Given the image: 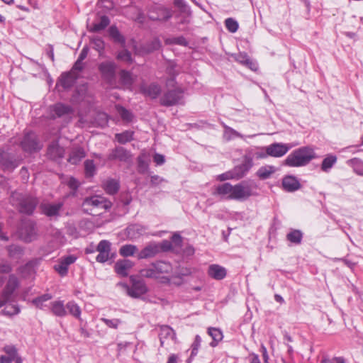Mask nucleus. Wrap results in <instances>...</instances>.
<instances>
[{
	"label": "nucleus",
	"instance_id": "1",
	"mask_svg": "<svg viewBox=\"0 0 363 363\" xmlns=\"http://www.w3.org/2000/svg\"><path fill=\"white\" fill-rule=\"evenodd\" d=\"M222 199L245 201L253 195L252 185L242 182L235 185L226 182L217 186L213 193Z\"/></svg>",
	"mask_w": 363,
	"mask_h": 363
},
{
	"label": "nucleus",
	"instance_id": "2",
	"mask_svg": "<svg viewBox=\"0 0 363 363\" xmlns=\"http://www.w3.org/2000/svg\"><path fill=\"white\" fill-rule=\"evenodd\" d=\"M140 274L146 278L157 279L160 283L169 284L171 277H182L187 275L189 272L179 273L174 272L170 263L157 261L152 263L148 267L142 269Z\"/></svg>",
	"mask_w": 363,
	"mask_h": 363
},
{
	"label": "nucleus",
	"instance_id": "3",
	"mask_svg": "<svg viewBox=\"0 0 363 363\" xmlns=\"http://www.w3.org/2000/svg\"><path fill=\"white\" fill-rule=\"evenodd\" d=\"M317 156L314 150L309 147H302L290 153L285 160V164L289 167H303L308 164Z\"/></svg>",
	"mask_w": 363,
	"mask_h": 363
},
{
	"label": "nucleus",
	"instance_id": "4",
	"mask_svg": "<svg viewBox=\"0 0 363 363\" xmlns=\"http://www.w3.org/2000/svg\"><path fill=\"white\" fill-rule=\"evenodd\" d=\"M10 202L13 206L18 207L21 213L30 215L35 209L38 201L37 198L21 193L14 191L10 197Z\"/></svg>",
	"mask_w": 363,
	"mask_h": 363
},
{
	"label": "nucleus",
	"instance_id": "5",
	"mask_svg": "<svg viewBox=\"0 0 363 363\" xmlns=\"http://www.w3.org/2000/svg\"><path fill=\"white\" fill-rule=\"evenodd\" d=\"M112 203L105 197L94 195L84 199L82 208L84 212L90 215L100 214L99 211H106L111 208Z\"/></svg>",
	"mask_w": 363,
	"mask_h": 363
},
{
	"label": "nucleus",
	"instance_id": "6",
	"mask_svg": "<svg viewBox=\"0 0 363 363\" xmlns=\"http://www.w3.org/2000/svg\"><path fill=\"white\" fill-rule=\"evenodd\" d=\"M98 69L102 79L113 86L116 81V64L113 61L106 60L99 64Z\"/></svg>",
	"mask_w": 363,
	"mask_h": 363
},
{
	"label": "nucleus",
	"instance_id": "7",
	"mask_svg": "<svg viewBox=\"0 0 363 363\" xmlns=\"http://www.w3.org/2000/svg\"><path fill=\"white\" fill-rule=\"evenodd\" d=\"M18 278L14 274H11L6 286L0 295V308L11 300V296L18 288Z\"/></svg>",
	"mask_w": 363,
	"mask_h": 363
},
{
	"label": "nucleus",
	"instance_id": "8",
	"mask_svg": "<svg viewBox=\"0 0 363 363\" xmlns=\"http://www.w3.org/2000/svg\"><path fill=\"white\" fill-rule=\"evenodd\" d=\"M130 280L131 286H126L128 296L133 298H139L147 292V286L143 281L136 279L133 276L130 277Z\"/></svg>",
	"mask_w": 363,
	"mask_h": 363
},
{
	"label": "nucleus",
	"instance_id": "9",
	"mask_svg": "<svg viewBox=\"0 0 363 363\" xmlns=\"http://www.w3.org/2000/svg\"><path fill=\"white\" fill-rule=\"evenodd\" d=\"M183 96V91L181 89L168 91L161 98V104L166 106L182 104Z\"/></svg>",
	"mask_w": 363,
	"mask_h": 363
},
{
	"label": "nucleus",
	"instance_id": "10",
	"mask_svg": "<svg viewBox=\"0 0 363 363\" xmlns=\"http://www.w3.org/2000/svg\"><path fill=\"white\" fill-rule=\"evenodd\" d=\"M21 239L26 242H30L36 238L35 224L30 220L24 221L19 229Z\"/></svg>",
	"mask_w": 363,
	"mask_h": 363
},
{
	"label": "nucleus",
	"instance_id": "11",
	"mask_svg": "<svg viewBox=\"0 0 363 363\" xmlns=\"http://www.w3.org/2000/svg\"><path fill=\"white\" fill-rule=\"evenodd\" d=\"M293 147L290 144L274 143L264 148L267 154L273 157H281L285 155L288 151Z\"/></svg>",
	"mask_w": 363,
	"mask_h": 363
},
{
	"label": "nucleus",
	"instance_id": "12",
	"mask_svg": "<svg viewBox=\"0 0 363 363\" xmlns=\"http://www.w3.org/2000/svg\"><path fill=\"white\" fill-rule=\"evenodd\" d=\"M253 166L252 158L249 155L244 157L243 162L241 164L235 167L232 169L235 179L238 180L242 178Z\"/></svg>",
	"mask_w": 363,
	"mask_h": 363
},
{
	"label": "nucleus",
	"instance_id": "13",
	"mask_svg": "<svg viewBox=\"0 0 363 363\" xmlns=\"http://www.w3.org/2000/svg\"><path fill=\"white\" fill-rule=\"evenodd\" d=\"M21 145L24 151L29 152L36 151L41 148L40 145L37 142L35 134L33 132H29L24 135Z\"/></svg>",
	"mask_w": 363,
	"mask_h": 363
},
{
	"label": "nucleus",
	"instance_id": "14",
	"mask_svg": "<svg viewBox=\"0 0 363 363\" xmlns=\"http://www.w3.org/2000/svg\"><path fill=\"white\" fill-rule=\"evenodd\" d=\"M152 21H167L172 16V11L162 6H155L148 13Z\"/></svg>",
	"mask_w": 363,
	"mask_h": 363
},
{
	"label": "nucleus",
	"instance_id": "15",
	"mask_svg": "<svg viewBox=\"0 0 363 363\" xmlns=\"http://www.w3.org/2000/svg\"><path fill=\"white\" fill-rule=\"evenodd\" d=\"M160 252L159 243L155 242H149L136 255L138 259H149L155 257Z\"/></svg>",
	"mask_w": 363,
	"mask_h": 363
},
{
	"label": "nucleus",
	"instance_id": "16",
	"mask_svg": "<svg viewBox=\"0 0 363 363\" xmlns=\"http://www.w3.org/2000/svg\"><path fill=\"white\" fill-rule=\"evenodd\" d=\"M96 251L99 252L96 257L98 262L104 263L110 259L111 242L103 240L97 245Z\"/></svg>",
	"mask_w": 363,
	"mask_h": 363
},
{
	"label": "nucleus",
	"instance_id": "17",
	"mask_svg": "<svg viewBox=\"0 0 363 363\" xmlns=\"http://www.w3.org/2000/svg\"><path fill=\"white\" fill-rule=\"evenodd\" d=\"M134 265V262L130 259H118L114 265V269L118 276L125 277L129 274L130 269Z\"/></svg>",
	"mask_w": 363,
	"mask_h": 363
},
{
	"label": "nucleus",
	"instance_id": "18",
	"mask_svg": "<svg viewBox=\"0 0 363 363\" xmlns=\"http://www.w3.org/2000/svg\"><path fill=\"white\" fill-rule=\"evenodd\" d=\"M63 205L64 203L62 201L55 203H42L40 205V208L45 216L53 217L59 216Z\"/></svg>",
	"mask_w": 363,
	"mask_h": 363
},
{
	"label": "nucleus",
	"instance_id": "19",
	"mask_svg": "<svg viewBox=\"0 0 363 363\" xmlns=\"http://www.w3.org/2000/svg\"><path fill=\"white\" fill-rule=\"evenodd\" d=\"M131 159V154L129 151L123 147H116L112 150L108 155V160H118L121 162H127Z\"/></svg>",
	"mask_w": 363,
	"mask_h": 363
},
{
	"label": "nucleus",
	"instance_id": "20",
	"mask_svg": "<svg viewBox=\"0 0 363 363\" xmlns=\"http://www.w3.org/2000/svg\"><path fill=\"white\" fill-rule=\"evenodd\" d=\"M140 91L145 96L156 99L161 93V86L155 82L150 84H143L140 86Z\"/></svg>",
	"mask_w": 363,
	"mask_h": 363
},
{
	"label": "nucleus",
	"instance_id": "21",
	"mask_svg": "<svg viewBox=\"0 0 363 363\" xmlns=\"http://www.w3.org/2000/svg\"><path fill=\"white\" fill-rule=\"evenodd\" d=\"M159 337L160 346L164 347L167 340H174L176 334L174 330L168 325H162L160 328Z\"/></svg>",
	"mask_w": 363,
	"mask_h": 363
},
{
	"label": "nucleus",
	"instance_id": "22",
	"mask_svg": "<svg viewBox=\"0 0 363 363\" xmlns=\"http://www.w3.org/2000/svg\"><path fill=\"white\" fill-rule=\"evenodd\" d=\"M282 186L285 191L293 192L298 190L301 185L294 176H286L282 179Z\"/></svg>",
	"mask_w": 363,
	"mask_h": 363
},
{
	"label": "nucleus",
	"instance_id": "23",
	"mask_svg": "<svg viewBox=\"0 0 363 363\" xmlns=\"http://www.w3.org/2000/svg\"><path fill=\"white\" fill-rule=\"evenodd\" d=\"M207 273L210 277L216 280H222L226 277L227 271L225 267L213 264L208 267Z\"/></svg>",
	"mask_w": 363,
	"mask_h": 363
},
{
	"label": "nucleus",
	"instance_id": "24",
	"mask_svg": "<svg viewBox=\"0 0 363 363\" xmlns=\"http://www.w3.org/2000/svg\"><path fill=\"white\" fill-rule=\"evenodd\" d=\"M49 308L52 313L57 317H65L67 315L63 301L57 300L51 302Z\"/></svg>",
	"mask_w": 363,
	"mask_h": 363
},
{
	"label": "nucleus",
	"instance_id": "25",
	"mask_svg": "<svg viewBox=\"0 0 363 363\" xmlns=\"http://www.w3.org/2000/svg\"><path fill=\"white\" fill-rule=\"evenodd\" d=\"M145 230L146 228L141 225L132 224L126 228L127 235L130 240L137 239L145 233Z\"/></svg>",
	"mask_w": 363,
	"mask_h": 363
},
{
	"label": "nucleus",
	"instance_id": "26",
	"mask_svg": "<svg viewBox=\"0 0 363 363\" xmlns=\"http://www.w3.org/2000/svg\"><path fill=\"white\" fill-rule=\"evenodd\" d=\"M78 78L77 74H74L72 72H69L63 73L59 79V84L64 88H70Z\"/></svg>",
	"mask_w": 363,
	"mask_h": 363
},
{
	"label": "nucleus",
	"instance_id": "27",
	"mask_svg": "<svg viewBox=\"0 0 363 363\" xmlns=\"http://www.w3.org/2000/svg\"><path fill=\"white\" fill-rule=\"evenodd\" d=\"M65 150L57 142L52 143L48 148V155L52 160L62 158L64 156Z\"/></svg>",
	"mask_w": 363,
	"mask_h": 363
},
{
	"label": "nucleus",
	"instance_id": "28",
	"mask_svg": "<svg viewBox=\"0 0 363 363\" xmlns=\"http://www.w3.org/2000/svg\"><path fill=\"white\" fill-rule=\"evenodd\" d=\"M6 355L0 357V363H11L17 354V350L13 345H6L4 347Z\"/></svg>",
	"mask_w": 363,
	"mask_h": 363
},
{
	"label": "nucleus",
	"instance_id": "29",
	"mask_svg": "<svg viewBox=\"0 0 363 363\" xmlns=\"http://www.w3.org/2000/svg\"><path fill=\"white\" fill-rule=\"evenodd\" d=\"M119 182L114 179H107L103 183V188L104 191L110 195L116 194L119 190Z\"/></svg>",
	"mask_w": 363,
	"mask_h": 363
},
{
	"label": "nucleus",
	"instance_id": "30",
	"mask_svg": "<svg viewBox=\"0 0 363 363\" xmlns=\"http://www.w3.org/2000/svg\"><path fill=\"white\" fill-rule=\"evenodd\" d=\"M85 152L83 148L79 147H74L69 154L68 162L72 164H77L85 157Z\"/></svg>",
	"mask_w": 363,
	"mask_h": 363
},
{
	"label": "nucleus",
	"instance_id": "31",
	"mask_svg": "<svg viewBox=\"0 0 363 363\" xmlns=\"http://www.w3.org/2000/svg\"><path fill=\"white\" fill-rule=\"evenodd\" d=\"M119 82L124 87H130L134 82L132 73L125 69L121 70L119 72Z\"/></svg>",
	"mask_w": 363,
	"mask_h": 363
},
{
	"label": "nucleus",
	"instance_id": "32",
	"mask_svg": "<svg viewBox=\"0 0 363 363\" xmlns=\"http://www.w3.org/2000/svg\"><path fill=\"white\" fill-rule=\"evenodd\" d=\"M337 158L335 155L329 154L323 159L320 169L324 172H329L333 167L336 164Z\"/></svg>",
	"mask_w": 363,
	"mask_h": 363
},
{
	"label": "nucleus",
	"instance_id": "33",
	"mask_svg": "<svg viewBox=\"0 0 363 363\" xmlns=\"http://www.w3.org/2000/svg\"><path fill=\"white\" fill-rule=\"evenodd\" d=\"M347 164L351 167L354 173L363 177V160L359 158H352L346 162Z\"/></svg>",
	"mask_w": 363,
	"mask_h": 363
},
{
	"label": "nucleus",
	"instance_id": "34",
	"mask_svg": "<svg viewBox=\"0 0 363 363\" xmlns=\"http://www.w3.org/2000/svg\"><path fill=\"white\" fill-rule=\"evenodd\" d=\"M235 60L239 63L245 65L252 70L257 69V65L253 62L245 53H239L235 57Z\"/></svg>",
	"mask_w": 363,
	"mask_h": 363
},
{
	"label": "nucleus",
	"instance_id": "35",
	"mask_svg": "<svg viewBox=\"0 0 363 363\" xmlns=\"http://www.w3.org/2000/svg\"><path fill=\"white\" fill-rule=\"evenodd\" d=\"M52 298V296L50 294H45L42 296H40L32 301V303L38 308L41 310H45L48 308V304L46 303L48 301Z\"/></svg>",
	"mask_w": 363,
	"mask_h": 363
},
{
	"label": "nucleus",
	"instance_id": "36",
	"mask_svg": "<svg viewBox=\"0 0 363 363\" xmlns=\"http://www.w3.org/2000/svg\"><path fill=\"white\" fill-rule=\"evenodd\" d=\"M65 309L67 310V313L77 319H80L82 311L79 306L76 302L74 301H68L65 306Z\"/></svg>",
	"mask_w": 363,
	"mask_h": 363
},
{
	"label": "nucleus",
	"instance_id": "37",
	"mask_svg": "<svg viewBox=\"0 0 363 363\" xmlns=\"http://www.w3.org/2000/svg\"><path fill=\"white\" fill-rule=\"evenodd\" d=\"M208 334L212 337L213 341L210 343L211 347H216L223 340L222 331L217 328H208Z\"/></svg>",
	"mask_w": 363,
	"mask_h": 363
},
{
	"label": "nucleus",
	"instance_id": "38",
	"mask_svg": "<svg viewBox=\"0 0 363 363\" xmlns=\"http://www.w3.org/2000/svg\"><path fill=\"white\" fill-rule=\"evenodd\" d=\"M52 110L57 117H61L72 112V108L70 106L65 105L61 103L54 105L52 107Z\"/></svg>",
	"mask_w": 363,
	"mask_h": 363
},
{
	"label": "nucleus",
	"instance_id": "39",
	"mask_svg": "<svg viewBox=\"0 0 363 363\" xmlns=\"http://www.w3.org/2000/svg\"><path fill=\"white\" fill-rule=\"evenodd\" d=\"M138 247L135 245L126 244L122 245L119 249V254L123 257L133 256L138 252Z\"/></svg>",
	"mask_w": 363,
	"mask_h": 363
},
{
	"label": "nucleus",
	"instance_id": "40",
	"mask_svg": "<svg viewBox=\"0 0 363 363\" xmlns=\"http://www.w3.org/2000/svg\"><path fill=\"white\" fill-rule=\"evenodd\" d=\"M110 23V20L108 16H102L100 18L99 23H95L93 24L90 30L92 32H99L104 29H105Z\"/></svg>",
	"mask_w": 363,
	"mask_h": 363
},
{
	"label": "nucleus",
	"instance_id": "41",
	"mask_svg": "<svg viewBox=\"0 0 363 363\" xmlns=\"http://www.w3.org/2000/svg\"><path fill=\"white\" fill-rule=\"evenodd\" d=\"M109 35L116 43L125 44V38L121 34L116 26H112L108 29Z\"/></svg>",
	"mask_w": 363,
	"mask_h": 363
},
{
	"label": "nucleus",
	"instance_id": "42",
	"mask_svg": "<svg viewBox=\"0 0 363 363\" xmlns=\"http://www.w3.org/2000/svg\"><path fill=\"white\" fill-rule=\"evenodd\" d=\"M115 138L119 143L125 144L133 139V132L125 130L121 133H116Z\"/></svg>",
	"mask_w": 363,
	"mask_h": 363
},
{
	"label": "nucleus",
	"instance_id": "43",
	"mask_svg": "<svg viewBox=\"0 0 363 363\" xmlns=\"http://www.w3.org/2000/svg\"><path fill=\"white\" fill-rule=\"evenodd\" d=\"M166 72L169 76V79L167 81V85L172 86L174 83V78L178 74V71L176 69V65L173 62H169L167 67Z\"/></svg>",
	"mask_w": 363,
	"mask_h": 363
},
{
	"label": "nucleus",
	"instance_id": "44",
	"mask_svg": "<svg viewBox=\"0 0 363 363\" xmlns=\"http://www.w3.org/2000/svg\"><path fill=\"white\" fill-rule=\"evenodd\" d=\"M275 172V168L273 166H264L260 167L257 174L262 179H266L270 177V176Z\"/></svg>",
	"mask_w": 363,
	"mask_h": 363
},
{
	"label": "nucleus",
	"instance_id": "45",
	"mask_svg": "<svg viewBox=\"0 0 363 363\" xmlns=\"http://www.w3.org/2000/svg\"><path fill=\"white\" fill-rule=\"evenodd\" d=\"M224 138L227 140H230L235 138H240L243 139L245 136L232 128L225 125Z\"/></svg>",
	"mask_w": 363,
	"mask_h": 363
},
{
	"label": "nucleus",
	"instance_id": "46",
	"mask_svg": "<svg viewBox=\"0 0 363 363\" xmlns=\"http://www.w3.org/2000/svg\"><path fill=\"white\" fill-rule=\"evenodd\" d=\"M286 237L288 240H289L291 242L300 244L302 240L303 234L298 230H294L288 233Z\"/></svg>",
	"mask_w": 363,
	"mask_h": 363
},
{
	"label": "nucleus",
	"instance_id": "47",
	"mask_svg": "<svg viewBox=\"0 0 363 363\" xmlns=\"http://www.w3.org/2000/svg\"><path fill=\"white\" fill-rule=\"evenodd\" d=\"M19 273L24 277H29L34 273V263L29 262L19 269Z\"/></svg>",
	"mask_w": 363,
	"mask_h": 363
},
{
	"label": "nucleus",
	"instance_id": "48",
	"mask_svg": "<svg viewBox=\"0 0 363 363\" xmlns=\"http://www.w3.org/2000/svg\"><path fill=\"white\" fill-rule=\"evenodd\" d=\"M85 174L88 177H93L96 173V166L93 160H87L84 162Z\"/></svg>",
	"mask_w": 363,
	"mask_h": 363
},
{
	"label": "nucleus",
	"instance_id": "49",
	"mask_svg": "<svg viewBox=\"0 0 363 363\" xmlns=\"http://www.w3.org/2000/svg\"><path fill=\"white\" fill-rule=\"evenodd\" d=\"M21 310L18 305L11 304L7 306L4 310H2L1 313L7 316H12L17 315L20 313Z\"/></svg>",
	"mask_w": 363,
	"mask_h": 363
},
{
	"label": "nucleus",
	"instance_id": "50",
	"mask_svg": "<svg viewBox=\"0 0 363 363\" xmlns=\"http://www.w3.org/2000/svg\"><path fill=\"white\" fill-rule=\"evenodd\" d=\"M225 26L227 30L230 33H235L239 28V25L237 21L233 18H228L225 21Z\"/></svg>",
	"mask_w": 363,
	"mask_h": 363
},
{
	"label": "nucleus",
	"instance_id": "51",
	"mask_svg": "<svg viewBox=\"0 0 363 363\" xmlns=\"http://www.w3.org/2000/svg\"><path fill=\"white\" fill-rule=\"evenodd\" d=\"M106 326L110 328L117 329L118 326L122 323V320L118 318L108 319L106 318H101L100 319Z\"/></svg>",
	"mask_w": 363,
	"mask_h": 363
},
{
	"label": "nucleus",
	"instance_id": "52",
	"mask_svg": "<svg viewBox=\"0 0 363 363\" xmlns=\"http://www.w3.org/2000/svg\"><path fill=\"white\" fill-rule=\"evenodd\" d=\"M8 252L11 257L18 258L23 255V249L17 245L9 246Z\"/></svg>",
	"mask_w": 363,
	"mask_h": 363
},
{
	"label": "nucleus",
	"instance_id": "53",
	"mask_svg": "<svg viewBox=\"0 0 363 363\" xmlns=\"http://www.w3.org/2000/svg\"><path fill=\"white\" fill-rule=\"evenodd\" d=\"M68 267L64 262L60 259L58 264L54 266V269L61 276L64 277L67 275L68 272Z\"/></svg>",
	"mask_w": 363,
	"mask_h": 363
},
{
	"label": "nucleus",
	"instance_id": "54",
	"mask_svg": "<svg viewBox=\"0 0 363 363\" xmlns=\"http://www.w3.org/2000/svg\"><path fill=\"white\" fill-rule=\"evenodd\" d=\"M117 59L128 63L133 62L131 53L127 50L120 51L117 55Z\"/></svg>",
	"mask_w": 363,
	"mask_h": 363
},
{
	"label": "nucleus",
	"instance_id": "55",
	"mask_svg": "<svg viewBox=\"0 0 363 363\" xmlns=\"http://www.w3.org/2000/svg\"><path fill=\"white\" fill-rule=\"evenodd\" d=\"M201 338L199 335H196L194 342L191 345V357L196 356L198 353L199 348L201 345Z\"/></svg>",
	"mask_w": 363,
	"mask_h": 363
},
{
	"label": "nucleus",
	"instance_id": "56",
	"mask_svg": "<svg viewBox=\"0 0 363 363\" xmlns=\"http://www.w3.org/2000/svg\"><path fill=\"white\" fill-rule=\"evenodd\" d=\"M91 43L94 45V48L101 54V52H102L104 48V42L103 40L99 37H96L91 40Z\"/></svg>",
	"mask_w": 363,
	"mask_h": 363
},
{
	"label": "nucleus",
	"instance_id": "57",
	"mask_svg": "<svg viewBox=\"0 0 363 363\" xmlns=\"http://www.w3.org/2000/svg\"><path fill=\"white\" fill-rule=\"evenodd\" d=\"M174 5L178 8L181 12H188L189 7L184 0H174Z\"/></svg>",
	"mask_w": 363,
	"mask_h": 363
},
{
	"label": "nucleus",
	"instance_id": "58",
	"mask_svg": "<svg viewBox=\"0 0 363 363\" xmlns=\"http://www.w3.org/2000/svg\"><path fill=\"white\" fill-rule=\"evenodd\" d=\"M118 111L121 116V118L127 121H130L132 119L131 113L123 107H119Z\"/></svg>",
	"mask_w": 363,
	"mask_h": 363
},
{
	"label": "nucleus",
	"instance_id": "59",
	"mask_svg": "<svg viewBox=\"0 0 363 363\" xmlns=\"http://www.w3.org/2000/svg\"><path fill=\"white\" fill-rule=\"evenodd\" d=\"M138 169L140 172L144 173L147 170L148 164L144 160L143 156L140 155L138 158Z\"/></svg>",
	"mask_w": 363,
	"mask_h": 363
},
{
	"label": "nucleus",
	"instance_id": "60",
	"mask_svg": "<svg viewBox=\"0 0 363 363\" xmlns=\"http://www.w3.org/2000/svg\"><path fill=\"white\" fill-rule=\"evenodd\" d=\"M218 179L220 181H225L229 179H235L234 175L233 174L232 170L226 172L223 174H221L218 176Z\"/></svg>",
	"mask_w": 363,
	"mask_h": 363
},
{
	"label": "nucleus",
	"instance_id": "61",
	"mask_svg": "<svg viewBox=\"0 0 363 363\" xmlns=\"http://www.w3.org/2000/svg\"><path fill=\"white\" fill-rule=\"evenodd\" d=\"M160 48V42L158 39H154L147 48V52L158 50Z\"/></svg>",
	"mask_w": 363,
	"mask_h": 363
},
{
	"label": "nucleus",
	"instance_id": "62",
	"mask_svg": "<svg viewBox=\"0 0 363 363\" xmlns=\"http://www.w3.org/2000/svg\"><path fill=\"white\" fill-rule=\"evenodd\" d=\"M83 68V63L82 61H79V59L76 61L74 63L72 69H71V72H72L74 74H77L79 76L78 72L81 71Z\"/></svg>",
	"mask_w": 363,
	"mask_h": 363
},
{
	"label": "nucleus",
	"instance_id": "63",
	"mask_svg": "<svg viewBox=\"0 0 363 363\" xmlns=\"http://www.w3.org/2000/svg\"><path fill=\"white\" fill-rule=\"evenodd\" d=\"M67 184L68 186L72 190H77L79 186V182L73 177L69 178Z\"/></svg>",
	"mask_w": 363,
	"mask_h": 363
},
{
	"label": "nucleus",
	"instance_id": "64",
	"mask_svg": "<svg viewBox=\"0 0 363 363\" xmlns=\"http://www.w3.org/2000/svg\"><path fill=\"white\" fill-rule=\"evenodd\" d=\"M164 179L158 175H152L150 177V183L152 186L160 184Z\"/></svg>",
	"mask_w": 363,
	"mask_h": 363
}]
</instances>
